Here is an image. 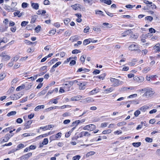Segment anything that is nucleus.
Segmentation results:
<instances>
[{
  "label": "nucleus",
  "mask_w": 160,
  "mask_h": 160,
  "mask_svg": "<svg viewBox=\"0 0 160 160\" xmlns=\"http://www.w3.org/2000/svg\"><path fill=\"white\" fill-rule=\"evenodd\" d=\"M154 93V91H153L151 88H147L146 92L143 95V97H146L149 98L152 96Z\"/></svg>",
  "instance_id": "f257e3e1"
},
{
  "label": "nucleus",
  "mask_w": 160,
  "mask_h": 160,
  "mask_svg": "<svg viewBox=\"0 0 160 160\" xmlns=\"http://www.w3.org/2000/svg\"><path fill=\"white\" fill-rule=\"evenodd\" d=\"M110 81L113 84V86L114 87L119 86L122 83V82L119 80L112 78H110Z\"/></svg>",
  "instance_id": "f03ea898"
},
{
  "label": "nucleus",
  "mask_w": 160,
  "mask_h": 160,
  "mask_svg": "<svg viewBox=\"0 0 160 160\" xmlns=\"http://www.w3.org/2000/svg\"><path fill=\"white\" fill-rule=\"evenodd\" d=\"M96 128V126L94 124H91L83 127V129L85 130H88L90 131H92L95 129Z\"/></svg>",
  "instance_id": "7ed1b4c3"
},
{
  "label": "nucleus",
  "mask_w": 160,
  "mask_h": 160,
  "mask_svg": "<svg viewBox=\"0 0 160 160\" xmlns=\"http://www.w3.org/2000/svg\"><path fill=\"white\" fill-rule=\"evenodd\" d=\"M133 79L135 81L138 83L142 82L144 80V78L141 76L139 77L135 76L133 77Z\"/></svg>",
  "instance_id": "20e7f679"
},
{
  "label": "nucleus",
  "mask_w": 160,
  "mask_h": 160,
  "mask_svg": "<svg viewBox=\"0 0 160 160\" xmlns=\"http://www.w3.org/2000/svg\"><path fill=\"white\" fill-rule=\"evenodd\" d=\"M94 101V99L92 98L91 97H88L87 98L83 99L81 101V102L82 103H86L93 102Z\"/></svg>",
  "instance_id": "39448f33"
},
{
  "label": "nucleus",
  "mask_w": 160,
  "mask_h": 160,
  "mask_svg": "<svg viewBox=\"0 0 160 160\" xmlns=\"http://www.w3.org/2000/svg\"><path fill=\"white\" fill-rule=\"evenodd\" d=\"M32 155V154L31 152L23 155L20 158V160H27Z\"/></svg>",
  "instance_id": "423d86ee"
},
{
  "label": "nucleus",
  "mask_w": 160,
  "mask_h": 160,
  "mask_svg": "<svg viewBox=\"0 0 160 160\" xmlns=\"http://www.w3.org/2000/svg\"><path fill=\"white\" fill-rule=\"evenodd\" d=\"M129 49L130 50L132 51L138 50L139 47L138 45L132 44L129 47Z\"/></svg>",
  "instance_id": "0eeeda50"
},
{
  "label": "nucleus",
  "mask_w": 160,
  "mask_h": 160,
  "mask_svg": "<svg viewBox=\"0 0 160 160\" xmlns=\"http://www.w3.org/2000/svg\"><path fill=\"white\" fill-rule=\"evenodd\" d=\"M86 82H79L77 85L79 86V89L80 90H84L85 88V86L86 84Z\"/></svg>",
  "instance_id": "6e6552de"
},
{
  "label": "nucleus",
  "mask_w": 160,
  "mask_h": 160,
  "mask_svg": "<svg viewBox=\"0 0 160 160\" xmlns=\"http://www.w3.org/2000/svg\"><path fill=\"white\" fill-rule=\"evenodd\" d=\"M22 94L19 93L17 94H13L10 96V98L13 100H16L18 99L21 96Z\"/></svg>",
  "instance_id": "1a4fd4ad"
},
{
  "label": "nucleus",
  "mask_w": 160,
  "mask_h": 160,
  "mask_svg": "<svg viewBox=\"0 0 160 160\" xmlns=\"http://www.w3.org/2000/svg\"><path fill=\"white\" fill-rule=\"evenodd\" d=\"M0 56L3 59L7 60L9 59L10 58V56L7 55L5 52H2L0 54Z\"/></svg>",
  "instance_id": "9d476101"
},
{
  "label": "nucleus",
  "mask_w": 160,
  "mask_h": 160,
  "mask_svg": "<svg viewBox=\"0 0 160 160\" xmlns=\"http://www.w3.org/2000/svg\"><path fill=\"white\" fill-rule=\"evenodd\" d=\"M17 2H12L11 6H10L11 8V10L12 11H14L16 10L17 8L15 7V6L17 5Z\"/></svg>",
  "instance_id": "9b49d317"
},
{
  "label": "nucleus",
  "mask_w": 160,
  "mask_h": 160,
  "mask_svg": "<svg viewBox=\"0 0 160 160\" xmlns=\"http://www.w3.org/2000/svg\"><path fill=\"white\" fill-rule=\"evenodd\" d=\"M100 89L98 88H97L94 89L90 91L89 93L90 95H93L95 93H96L99 92Z\"/></svg>",
  "instance_id": "f8f14e48"
},
{
  "label": "nucleus",
  "mask_w": 160,
  "mask_h": 160,
  "mask_svg": "<svg viewBox=\"0 0 160 160\" xmlns=\"http://www.w3.org/2000/svg\"><path fill=\"white\" fill-rule=\"evenodd\" d=\"M131 29H129L126 31H125L121 34V36L123 37H126L127 35L129 34L131 32Z\"/></svg>",
  "instance_id": "ddd939ff"
},
{
  "label": "nucleus",
  "mask_w": 160,
  "mask_h": 160,
  "mask_svg": "<svg viewBox=\"0 0 160 160\" xmlns=\"http://www.w3.org/2000/svg\"><path fill=\"white\" fill-rule=\"evenodd\" d=\"M153 48L154 50H155V51H156V52H160V44L157 43L153 47Z\"/></svg>",
  "instance_id": "4468645a"
},
{
  "label": "nucleus",
  "mask_w": 160,
  "mask_h": 160,
  "mask_svg": "<svg viewBox=\"0 0 160 160\" xmlns=\"http://www.w3.org/2000/svg\"><path fill=\"white\" fill-rule=\"evenodd\" d=\"M82 98V96H81L80 95L72 97L71 98V100L72 101H78L79 100Z\"/></svg>",
  "instance_id": "2eb2a0df"
},
{
  "label": "nucleus",
  "mask_w": 160,
  "mask_h": 160,
  "mask_svg": "<svg viewBox=\"0 0 160 160\" xmlns=\"http://www.w3.org/2000/svg\"><path fill=\"white\" fill-rule=\"evenodd\" d=\"M106 76V74L105 73H103L100 76H94V78H98L100 79L103 80Z\"/></svg>",
  "instance_id": "dca6fc26"
},
{
  "label": "nucleus",
  "mask_w": 160,
  "mask_h": 160,
  "mask_svg": "<svg viewBox=\"0 0 160 160\" xmlns=\"http://www.w3.org/2000/svg\"><path fill=\"white\" fill-rule=\"evenodd\" d=\"M80 5L79 4H76L74 5H72L71 7L73 10H77L78 9V8H80Z\"/></svg>",
  "instance_id": "f3484780"
},
{
  "label": "nucleus",
  "mask_w": 160,
  "mask_h": 160,
  "mask_svg": "<svg viewBox=\"0 0 160 160\" xmlns=\"http://www.w3.org/2000/svg\"><path fill=\"white\" fill-rule=\"evenodd\" d=\"M101 2H104V3L108 5H110L112 3V1L111 0H100Z\"/></svg>",
  "instance_id": "a211bd4d"
},
{
  "label": "nucleus",
  "mask_w": 160,
  "mask_h": 160,
  "mask_svg": "<svg viewBox=\"0 0 160 160\" xmlns=\"http://www.w3.org/2000/svg\"><path fill=\"white\" fill-rule=\"evenodd\" d=\"M134 89V88L131 87L129 88H127V87H124L122 88V90L123 91H126L127 90H132Z\"/></svg>",
  "instance_id": "6ab92c4d"
},
{
  "label": "nucleus",
  "mask_w": 160,
  "mask_h": 160,
  "mask_svg": "<svg viewBox=\"0 0 160 160\" xmlns=\"http://www.w3.org/2000/svg\"><path fill=\"white\" fill-rule=\"evenodd\" d=\"M31 6L36 10L38 9L39 8V5L37 3H32L31 4Z\"/></svg>",
  "instance_id": "aec40b11"
},
{
  "label": "nucleus",
  "mask_w": 160,
  "mask_h": 160,
  "mask_svg": "<svg viewBox=\"0 0 160 160\" xmlns=\"http://www.w3.org/2000/svg\"><path fill=\"white\" fill-rule=\"evenodd\" d=\"M44 108V106L43 105H39V106H38L36 107L34 109V110L36 111H38L41 109Z\"/></svg>",
  "instance_id": "412c9836"
},
{
  "label": "nucleus",
  "mask_w": 160,
  "mask_h": 160,
  "mask_svg": "<svg viewBox=\"0 0 160 160\" xmlns=\"http://www.w3.org/2000/svg\"><path fill=\"white\" fill-rule=\"evenodd\" d=\"M25 147L24 145L22 143L19 144L17 146V148L16 151H18L19 150L22 149Z\"/></svg>",
  "instance_id": "4be33fe9"
},
{
  "label": "nucleus",
  "mask_w": 160,
  "mask_h": 160,
  "mask_svg": "<svg viewBox=\"0 0 160 160\" xmlns=\"http://www.w3.org/2000/svg\"><path fill=\"white\" fill-rule=\"evenodd\" d=\"M80 121L79 120L76 121L75 122H73L71 125V127H73L75 126L76 127L80 123Z\"/></svg>",
  "instance_id": "5701e85b"
},
{
  "label": "nucleus",
  "mask_w": 160,
  "mask_h": 160,
  "mask_svg": "<svg viewBox=\"0 0 160 160\" xmlns=\"http://www.w3.org/2000/svg\"><path fill=\"white\" fill-rule=\"evenodd\" d=\"M149 108V107L146 105H144L140 108V110L143 112H145V111Z\"/></svg>",
  "instance_id": "b1692460"
},
{
  "label": "nucleus",
  "mask_w": 160,
  "mask_h": 160,
  "mask_svg": "<svg viewBox=\"0 0 160 160\" xmlns=\"http://www.w3.org/2000/svg\"><path fill=\"white\" fill-rule=\"evenodd\" d=\"M25 85L24 84H22L21 86L18 87L16 89V90L17 91H19L22 90V89H23L25 88Z\"/></svg>",
  "instance_id": "393cba45"
},
{
  "label": "nucleus",
  "mask_w": 160,
  "mask_h": 160,
  "mask_svg": "<svg viewBox=\"0 0 160 160\" xmlns=\"http://www.w3.org/2000/svg\"><path fill=\"white\" fill-rule=\"evenodd\" d=\"M14 16H18V17H21L22 15V13H20V11H17V12H15L14 13Z\"/></svg>",
  "instance_id": "a878e982"
},
{
  "label": "nucleus",
  "mask_w": 160,
  "mask_h": 160,
  "mask_svg": "<svg viewBox=\"0 0 160 160\" xmlns=\"http://www.w3.org/2000/svg\"><path fill=\"white\" fill-rule=\"evenodd\" d=\"M81 134L83 136H88L90 135V134L87 132H81Z\"/></svg>",
  "instance_id": "bb28decb"
},
{
  "label": "nucleus",
  "mask_w": 160,
  "mask_h": 160,
  "mask_svg": "<svg viewBox=\"0 0 160 160\" xmlns=\"http://www.w3.org/2000/svg\"><path fill=\"white\" fill-rule=\"evenodd\" d=\"M32 122V120H29L26 123V128H30V125L31 124Z\"/></svg>",
  "instance_id": "cd10ccee"
},
{
  "label": "nucleus",
  "mask_w": 160,
  "mask_h": 160,
  "mask_svg": "<svg viewBox=\"0 0 160 160\" xmlns=\"http://www.w3.org/2000/svg\"><path fill=\"white\" fill-rule=\"evenodd\" d=\"M13 135V134H7L5 136V138L6 140H8Z\"/></svg>",
  "instance_id": "c85d7f7f"
},
{
  "label": "nucleus",
  "mask_w": 160,
  "mask_h": 160,
  "mask_svg": "<svg viewBox=\"0 0 160 160\" xmlns=\"http://www.w3.org/2000/svg\"><path fill=\"white\" fill-rule=\"evenodd\" d=\"M16 112L15 111H11L9 113H8L7 116L8 117H10L12 115H14L16 114Z\"/></svg>",
  "instance_id": "c756f323"
},
{
  "label": "nucleus",
  "mask_w": 160,
  "mask_h": 160,
  "mask_svg": "<svg viewBox=\"0 0 160 160\" xmlns=\"http://www.w3.org/2000/svg\"><path fill=\"white\" fill-rule=\"evenodd\" d=\"M95 153V152H94L90 151V152H88L87 153V154L86 155V157H88L90 156L94 155Z\"/></svg>",
  "instance_id": "7c9ffc66"
},
{
  "label": "nucleus",
  "mask_w": 160,
  "mask_h": 160,
  "mask_svg": "<svg viewBox=\"0 0 160 160\" xmlns=\"http://www.w3.org/2000/svg\"><path fill=\"white\" fill-rule=\"evenodd\" d=\"M141 144V142H133L132 143L133 146L135 147H138Z\"/></svg>",
  "instance_id": "2f4dec72"
},
{
  "label": "nucleus",
  "mask_w": 160,
  "mask_h": 160,
  "mask_svg": "<svg viewBox=\"0 0 160 160\" xmlns=\"http://www.w3.org/2000/svg\"><path fill=\"white\" fill-rule=\"evenodd\" d=\"M37 17V16L36 15H35L33 16L31 19V23H32L35 22L36 21V20Z\"/></svg>",
  "instance_id": "473e14b6"
},
{
  "label": "nucleus",
  "mask_w": 160,
  "mask_h": 160,
  "mask_svg": "<svg viewBox=\"0 0 160 160\" xmlns=\"http://www.w3.org/2000/svg\"><path fill=\"white\" fill-rule=\"evenodd\" d=\"M47 134H44L42 135H40L36 138V139L38 140L39 139H41L44 137H45L47 136Z\"/></svg>",
  "instance_id": "72a5a7b5"
},
{
  "label": "nucleus",
  "mask_w": 160,
  "mask_h": 160,
  "mask_svg": "<svg viewBox=\"0 0 160 160\" xmlns=\"http://www.w3.org/2000/svg\"><path fill=\"white\" fill-rule=\"evenodd\" d=\"M81 158V157L79 155H77L74 156L72 158L73 160H79Z\"/></svg>",
  "instance_id": "f704fd0d"
},
{
  "label": "nucleus",
  "mask_w": 160,
  "mask_h": 160,
  "mask_svg": "<svg viewBox=\"0 0 160 160\" xmlns=\"http://www.w3.org/2000/svg\"><path fill=\"white\" fill-rule=\"evenodd\" d=\"M92 29L94 31H96L98 33H100L101 31V29L100 28H96L94 27Z\"/></svg>",
  "instance_id": "c9c22d12"
},
{
  "label": "nucleus",
  "mask_w": 160,
  "mask_h": 160,
  "mask_svg": "<svg viewBox=\"0 0 160 160\" xmlns=\"http://www.w3.org/2000/svg\"><path fill=\"white\" fill-rule=\"evenodd\" d=\"M68 84L69 85H70V86L68 87V88L67 89V91H68L69 90V88L71 87V86H72L73 84H74L73 82V81H69L68 82Z\"/></svg>",
  "instance_id": "e433bc0d"
},
{
  "label": "nucleus",
  "mask_w": 160,
  "mask_h": 160,
  "mask_svg": "<svg viewBox=\"0 0 160 160\" xmlns=\"http://www.w3.org/2000/svg\"><path fill=\"white\" fill-rule=\"evenodd\" d=\"M150 68H145L143 70H142V72H144L145 73H146L147 72H148V71H150Z\"/></svg>",
  "instance_id": "4c0bfd02"
},
{
  "label": "nucleus",
  "mask_w": 160,
  "mask_h": 160,
  "mask_svg": "<svg viewBox=\"0 0 160 160\" xmlns=\"http://www.w3.org/2000/svg\"><path fill=\"white\" fill-rule=\"evenodd\" d=\"M126 124V122H124V121H123V122H121L118 123L117 124V125L118 126H122L123 125H125Z\"/></svg>",
  "instance_id": "58836bf2"
},
{
  "label": "nucleus",
  "mask_w": 160,
  "mask_h": 160,
  "mask_svg": "<svg viewBox=\"0 0 160 160\" xmlns=\"http://www.w3.org/2000/svg\"><path fill=\"white\" fill-rule=\"evenodd\" d=\"M111 129H108L106 130L103 131L102 132V133L103 134H107L111 133Z\"/></svg>",
  "instance_id": "ea45409f"
},
{
  "label": "nucleus",
  "mask_w": 160,
  "mask_h": 160,
  "mask_svg": "<svg viewBox=\"0 0 160 160\" xmlns=\"http://www.w3.org/2000/svg\"><path fill=\"white\" fill-rule=\"evenodd\" d=\"M41 27L40 25H38L35 28V30L37 32H39L40 30Z\"/></svg>",
  "instance_id": "a19ab883"
},
{
  "label": "nucleus",
  "mask_w": 160,
  "mask_h": 160,
  "mask_svg": "<svg viewBox=\"0 0 160 160\" xmlns=\"http://www.w3.org/2000/svg\"><path fill=\"white\" fill-rule=\"evenodd\" d=\"M90 42H91V41L90 40H89L88 39H85L83 41V44L84 45H86L87 44L89 43Z\"/></svg>",
  "instance_id": "79ce46f5"
},
{
  "label": "nucleus",
  "mask_w": 160,
  "mask_h": 160,
  "mask_svg": "<svg viewBox=\"0 0 160 160\" xmlns=\"http://www.w3.org/2000/svg\"><path fill=\"white\" fill-rule=\"evenodd\" d=\"M145 19L148 20V21L151 22L153 20V18L150 16H148L145 18Z\"/></svg>",
  "instance_id": "37998d69"
},
{
  "label": "nucleus",
  "mask_w": 160,
  "mask_h": 160,
  "mask_svg": "<svg viewBox=\"0 0 160 160\" xmlns=\"http://www.w3.org/2000/svg\"><path fill=\"white\" fill-rule=\"evenodd\" d=\"M152 35V34H151V33H148L146 34H145V35H144V37H143V38H150Z\"/></svg>",
  "instance_id": "c03bdc74"
},
{
  "label": "nucleus",
  "mask_w": 160,
  "mask_h": 160,
  "mask_svg": "<svg viewBox=\"0 0 160 160\" xmlns=\"http://www.w3.org/2000/svg\"><path fill=\"white\" fill-rule=\"evenodd\" d=\"M107 139V137L105 136H99V138L97 140H101L102 139Z\"/></svg>",
  "instance_id": "a18cd8bd"
},
{
  "label": "nucleus",
  "mask_w": 160,
  "mask_h": 160,
  "mask_svg": "<svg viewBox=\"0 0 160 160\" xmlns=\"http://www.w3.org/2000/svg\"><path fill=\"white\" fill-rule=\"evenodd\" d=\"M103 12L100 10H97L96 11L95 13L97 14H101L102 16H104V14H103Z\"/></svg>",
  "instance_id": "49530a36"
},
{
  "label": "nucleus",
  "mask_w": 160,
  "mask_h": 160,
  "mask_svg": "<svg viewBox=\"0 0 160 160\" xmlns=\"http://www.w3.org/2000/svg\"><path fill=\"white\" fill-rule=\"evenodd\" d=\"M85 58L86 57H84V56H81L80 58V60L82 62V63H83L84 62Z\"/></svg>",
  "instance_id": "de8ad7c7"
},
{
  "label": "nucleus",
  "mask_w": 160,
  "mask_h": 160,
  "mask_svg": "<svg viewBox=\"0 0 160 160\" xmlns=\"http://www.w3.org/2000/svg\"><path fill=\"white\" fill-rule=\"evenodd\" d=\"M28 23V22H27L25 21H23L21 23V26L22 27H25L27 24Z\"/></svg>",
  "instance_id": "09e8293b"
},
{
  "label": "nucleus",
  "mask_w": 160,
  "mask_h": 160,
  "mask_svg": "<svg viewBox=\"0 0 160 160\" xmlns=\"http://www.w3.org/2000/svg\"><path fill=\"white\" fill-rule=\"evenodd\" d=\"M135 5H131L130 4H128L125 6V7L128 8H132L134 7H135Z\"/></svg>",
  "instance_id": "8fccbe9b"
},
{
  "label": "nucleus",
  "mask_w": 160,
  "mask_h": 160,
  "mask_svg": "<svg viewBox=\"0 0 160 160\" xmlns=\"http://www.w3.org/2000/svg\"><path fill=\"white\" fill-rule=\"evenodd\" d=\"M58 98H56L55 99H53L51 101L49 102V103H50V102L52 101V102L54 104H57L58 102Z\"/></svg>",
  "instance_id": "3c124183"
},
{
  "label": "nucleus",
  "mask_w": 160,
  "mask_h": 160,
  "mask_svg": "<svg viewBox=\"0 0 160 160\" xmlns=\"http://www.w3.org/2000/svg\"><path fill=\"white\" fill-rule=\"evenodd\" d=\"M61 62H57L55 65H54L53 66V68H55L56 67H57L59 65L61 64Z\"/></svg>",
  "instance_id": "603ef678"
},
{
  "label": "nucleus",
  "mask_w": 160,
  "mask_h": 160,
  "mask_svg": "<svg viewBox=\"0 0 160 160\" xmlns=\"http://www.w3.org/2000/svg\"><path fill=\"white\" fill-rule=\"evenodd\" d=\"M81 52V51L77 49H75L72 51V54H77L78 53H80Z\"/></svg>",
  "instance_id": "864d4df0"
},
{
  "label": "nucleus",
  "mask_w": 160,
  "mask_h": 160,
  "mask_svg": "<svg viewBox=\"0 0 160 160\" xmlns=\"http://www.w3.org/2000/svg\"><path fill=\"white\" fill-rule=\"evenodd\" d=\"M47 66H44L43 67H42L40 69V71L42 72L43 71H45L47 69Z\"/></svg>",
  "instance_id": "5fc2aeb1"
},
{
  "label": "nucleus",
  "mask_w": 160,
  "mask_h": 160,
  "mask_svg": "<svg viewBox=\"0 0 160 160\" xmlns=\"http://www.w3.org/2000/svg\"><path fill=\"white\" fill-rule=\"evenodd\" d=\"M113 90V88L112 87L110 88H109L107 89L104 90L105 91H107L109 92H111Z\"/></svg>",
  "instance_id": "6e6d98bb"
},
{
  "label": "nucleus",
  "mask_w": 160,
  "mask_h": 160,
  "mask_svg": "<svg viewBox=\"0 0 160 160\" xmlns=\"http://www.w3.org/2000/svg\"><path fill=\"white\" fill-rule=\"evenodd\" d=\"M70 21V20L69 18H66L64 21V23L66 25L68 24Z\"/></svg>",
  "instance_id": "4d7b16f0"
},
{
  "label": "nucleus",
  "mask_w": 160,
  "mask_h": 160,
  "mask_svg": "<svg viewBox=\"0 0 160 160\" xmlns=\"http://www.w3.org/2000/svg\"><path fill=\"white\" fill-rule=\"evenodd\" d=\"M140 113V112L139 110H136L134 113V115L135 117H137Z\"/></svg>",
  "instance_id": "13d9d810"
},
{
  "label": "nucleus",
  "mask_w": 160,
  "mask_h": 160,
  "mask_svg": "<svg viewBox=\"0 0 160 160\" xmlns=\"http://www.w3.org/2000/svg\"><path fill=\"white\" fill-rule=\"evenodd\" d=\"M4 8L7 10H8L9 11H11V7L10 6L8 5H5Z\"/></svg>",
  "instance_id": "bf43d9fd"
},
{
  "label": "nucleus",
  "mask_w": 160,
  "mask_h": 160,
  "mask_svg": "<svg viewBox=\"0 0 160 160\" xmlns=\"http://www.w3.org/2000/svg\"><path fill=\"white\" fill-rule=\"evenodd\" d=\"M100 72V71L98 69H96L93 71L92 73L93 74H97L99 73Z\"/></svg>",
  "instance_id": "052dcab7"
},
{
  "label": "nucleus",
  "mask_w": 160,
  "mask_h": 160,
  "mask_svg": "<svg viewBox=\"0 0 160 160\" xmlns=\"http://www.w3.org/2000/svg\"><path fill=\"white\" fill-rule=\"evenodd\" d=\"M62 133L60 132H59L57 133L55 136V138H60L61 137Z\"/></svg>",
  "instance_id": "680f3d73"
},
{
  "label": "nucleus",
  "mask_w": 160,
  "mask_h": 160,
  "mask_svg": "<svg viewBox=\"0 0 160 160\" xmlns=\"http://www.w3.org/2000/svg\"><path fill=\"white\" fill-rule=\"evenodd\" d=\"M76 63V61L75 60H72L70 62L69 65L72 66L75 65Z\"/></svg>",
  "instance_id": "e2e57ef3"
},
{
  "label": "nucleus",
  "mask_w": 160,
  "mask_h": 160,
  "mask_svg": "<svg viewBox=\"0 0 160 160\" xmlns=\"http://www.w3.org/2000/svg\"><path fill=\"white\" fill-rule=\"evenodd\" d=\"M22 120L21 118H18L17 119L16 122L18 123H21L22 122Z\"/></svg>",
  "instance_id": "0e129e2a"
},
{
  "label": "nucleus",
  "mask_w": 160,
  "mask_h": 160,
  "mask_svg": "<svg viewBox=\"0 0 160 160\" xmlns=\"http://www.w3.org/2000/svg\"><path fill=\"white\" fill-rule=\"evenodd\" d=\"M5 77V75L4 74L1 73L0 74V81L2 80Z\"/></svg>",
  "instance_id": "69168bd1"
},
{
  "label": "nucleus",
  "mask_w": 160,
  "mask_h": 160,
  "mask_svg": "<svg viewBox=\"0 0 160 160\" xmlns=\"http://www.w3.org/2000/svg\"><path fill=\"white\" fill-rule=\"evenodd\" d=\"M28 4L26 2H23L22 4V7L23 8H25L27 7Z\"/></svg>",
  "instance_id": "338daca9"
},
{
  "label": "nucleus",
  "mask_w": 160,
  "mask_h": 160,
  "mask_svg": "<svg viewBox=\"0 0 160 160\" xmlns=\"http://www.w3.org/2000/svg\"><path fill=\"white\" fill-rule=\"evenodd\" d=\"M90 29V28L89 26H87L84 29V32L85 33H87L88 32L89 30Z\"/></svg>",
  "instance_id": "774afa93"
}]
</instances>
